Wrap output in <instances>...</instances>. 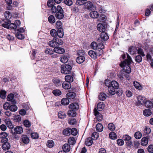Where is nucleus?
<instances>
[{
	"instance_id": "9b49d317",
	"label": "nucleus",
	"mask_w": 153,
	"mask_h": 153,
	"mask_svg": "<svg viewBox=\"0 0 153 153\" xmlns=\"http://www.w3.org/2000/svg\"><path fill=\"white\" fill-rule=\"evenodd\" d=\"M14 96L13 94H10L7 96V101H10L13 104L16 103V101L14 98Z\"/></svg>"
},
{
	"instance_id": "f257e3e1",
	"label": "nucleus",
	"mask_w": 153,
	"mask_h": 153,
	"mask_svg": "<svg viewBox=\"0 0 153 153\" xmlns=\"http://www.w3.org/2000/svg\"><path fill=\"white\" fill-rule=\"evenodd\" d=\"M127 58L125 59L120 64V66L122 67H124L125 71L127 73L129 74L131 72V69L130 65L132 62V60L130 56L127 54Z\"/></svg>"
},
{
	"instance_id": "ddd939ff",
	"label": "nucleus",
	"mask_w": 153,
	"mask_h": 153,
	"mask_svg": "<svg viewBox=\"0 0 153 153\" xmlns=\"http://www.w3.org/2000/svg\"><path fill=\"white\" fill-rule=\"evenodd\" d=\"M4 16L6 19V20L7 21L5 22H7L8 24L10 23V21L9 20L12 17L11 13L9 11H7L4 13Z\"/></svg>"
},
{
	"instance_id": "338daca9",
	"label": "nucleus",
	"mask_w": 153,
	"mask_h": 153,
	"mask_svg": "<svg viewBox=\"0 0 153 153\" xmlns=\"http://www.w3.org/2000/svg\"><path fill=\"white\" fill-rule=\"evenodd\" d=\"M71 134L73 135H76L77 134V129L75 128H72L71 130Z\"/></svg>"
},
{
	"instance_id": "7ed1b4c3",
	"label": "nucleus",
	"mask_w": 153,
	"mask_h": 153,
	"mask_svg": "<svg viewBox=\"0 0 153 153\" xmlns=\"http://www.w3.org/2000/svg\"><path fill=\"white\" fill-rule=\"evenodd\" d=\"M61 71L62 74H69L72 69V67L70 65H63L61 67Z\"/></svg>"
},
{
	"instance_id": "bf43d9fd",
	"label": "nucleus",
	"mask_w": 153,
	"mask_h": 153,
	"mask_svg": "<svg viewBox=\"0 0 153 153\" xmlns=\"http://www.w3.org/2000/svg\"><path fill=\"white\" fill-rule=\"evenodd\" d=\"M99 137V134L97 132H94L92 135V138L94 140H96Z\"/></svg>"
},
{
	"instance_id": "0eeeda50",
	"label": "nucleus",
	"mask_w": 153,
	"mask_h": 153,
	"mask_svg": "<svg viewBox=\"0 0 153 153\" xmlns=\"http://www.w3.org/2000/svg\"><path fill=\"white\" fill-rule=\"evenodd\" d=\"M137 101L136 102L137 105L138 106L144 104L145 98L139 95L137 97Z\"/></svg>"
},
{
	"instance_id": "ea45409f",
	"label": "nucleus",
	"mask_w": 153,
	"mask_h": 153,
	"mask_svg": "<svg viewBox=\"0 0 153 153\" xmlns=\"http://www.w3.org/2000/svg\"><path fill=\"white\" fill-rule=\"evenodd\" d=\"M143 114L146 116H150L152 114V112L151 110L148 109L145 110L143 111Z\"/></svg>"
},
{
	"instance_id": "4c0bfd02",
	"label": "nucleus",
	"mask_w": 153,
	"mask_h": 153,
	"mask_svg": "<svg viewBox=\"0 0 153 153\" xmlns=\"http://www.w3.org/2000/svg\"><path fill=\"white\" fill-rule=\"evenodd\" d=\"M61 104L63 105H68L69 104V101L67 98H63L61 100Z\"/></svg>"
},
{
	"instance_id": "603ef678",
	"label": "nucleus",
	"mask_w": 153,
	"mask_h": 153,
	"mask_svg": "<svg viewBox=\"0 0 153 153\" xmlns=\"http://www.w3.org/2000/svg\"><path fill=\"white\" fill-rule=\"evenodd\" d=\"M15 36L18 39H22L24 38V36L21 33H20L18 32L16 33L15 34Z\"/></svg>"
},
{
	"instance_id": "c85d7f7f",
	"label": "nucleus",
	"mask_w": 153,
	"mask_h": 153,
	"mask_svg": "<svg viewBox=\"0 0 153 153\" xmlns=\"http://www.w3.org/2000/svg\"><path fill=\"white\" fill-rule=\"evenodd\" d=\"M92 139L93 138L91 137L87 138L85 142V144L88 146H91L93 143Z\"/></svg>"
},
{
	"instance_id": "bb28decb",
	"label": "nucleus",
	"mask_w": 153,
	"mask_h": 153,
	"mask_svg": "<svg viewBox=\"0 0 153 153\" xmlns=\"http://www.w3.org/2000/svg\"><path fill=\"white\" fill-rule=\"evenodd\" d=\"M62 149L64 151L66 152H68L70 150V146L68 144H65L63 146Z\"/></svg>"
},
{
	"instance_id": "13d9d810",
	"label": "nucleus",
	"mask_w": 153,
	"mask_h": 153,
	"mask_svg": "<svg viewBox=\"0 0 153 153\" xmlns=\"http://www.w3.org/2000/svg\"><path fill=\"white\" fill-rule=\"evenodd\" d=\"M1 137L2 138L1 140H4V139H7V137L8 136L7 134L5 132H3L0 134Z\"/></svg>"
},
{
	"instance_id": "052dcab7",
	"label": "nucleus",
	"mask_w": 153,
	"mask_h": 153,
	"mask_svg": "<svg viewBox=\"0 0 153 153\" xmlns=\"http://www.w3.org/2000/svg\"><path fill=\"white\" fill-rule=\"evenodd\" d=\"M47 146L49 147H52L54 145L53 141L51 140H49L47 142Z\"/></svg>"
},
{
	"instance_id": "9d476101",
	"label": "nucleus",
	"mask_w": 153,
	"mask_h": 153,
	"mask_svg": "<svg viewBox=\"0 0 153 153\" xmlns=\"http://www.w3.org/2000/svg\"><path fill=\"white\" fill-rule=\"evenodd\" d=\"M109 38V36L107 34L105 31L102 32L100 35V38L98 39V41L100 42L103 39L104 41L107 40Z\"/></svg>"
},
{
	"instance_id": "58836bf2",
	"label": "nucleus",
	"mask_w": 153,
	"mask_h": 153,
	"mask_svg": "<svg viewBox=\"0 0 153 153\" xmlns=\"http://www.w3.org/2000/svg\"><path fill=\"white\" fill-rule=\"evenodd\" d=\"M53 82L56 86H58L59 85H60L62 82L59 79H54L53 80Z\"/></svg>"
},
{
	"instance_id": "a19ab883",
	"label": "nucleus",
	"mask_w": 153,
	"mask_h": 153,
	"mask_svg": "<svg viewBox=\"0 0 153 153\" xmlns=\"http://www.w3.org/2000/svg\"><path fill=\"white\" fill-rule=\"evenodd\" d=\"M106 95L104 93H101L99 96V98L100 100H104L106 98Z\"/></svg>"
},
{
	"instance_id": "a878e982",
	"label": "nucleus",
	"mask_w": 153,
	"mask_h": 153,
	"mask_svg": "<svg viewBox=\"0 0 153 153\" xmlns=\"http://www.w3.org/2000/svg\"><path fill=\"white\" fill-rule=\"evenodd\" d=\"M85 58L84 56H78L76 59V62L79 64H81L85 61Z\"/></svg>"
},
{
	"instance_id": "e2e57ef3",
	"label": "nucleus",
	"mask_w": 153,
	"mask_h": 153,
	"mask_svg": "<svg viewBox=\"0 0 153 153\" xmlns=\"http://www.w3.org/2000/svg\"><path fill=\"white\" fill-rule=\"evenodd\" d=\"M91 47L94 50H97V44L94 42H92L91 44Z\"/></svg>"
},
{
	"instance_id": "c756f323",
	"label": "nucleus",
	"mask_w": 153,
	"mask_h": 153,
	"mask_svg": "<svg viewBox=\"0 0 153 153\" xmlns=\"http://www.w3.org/2000/svg\"><path fill=\"white\" fill-rule=\"evenodd\" d=\"M137 50L136 47L133 46L131 47L128 49L129 53L130 54H134L136 52Z\"/></svg>"
},
{
	"instance_id": "f03ea898",
	"label": "nucleus",
	"mask_w": 153,
	"mask_h": 153,
	"mask_svg": "<svg viewBox=\"0 0 153 153\" xmlns=\"http://www.w3.org/2000/svg\"><path fill=\"white\" fill-rule=\"evenodd\" d=\"M119 87V84L115 81L111 82L110 86L108 88V92L111 94L114 95L116 93L115 89H117Z\"/></svg>"
},
{
	"instance_id": "49530a36",
	"label": "nucleus",
	"mask_w": 153,
	"mask_h": 153,
	"mask_svg": "<svg viewBox=\"0 0 153 153\" xmlns=\"http://www.w3.org/2000/svg\"><path fill=\"white\" fill-rule=\"evenodd\" d=\"M9 109L12 111H16L17 110V107L15 104H13L11 105H10Z\"/></svg>"
},
{
	"instance_id": "6ab92c4d",
	"label": "nucleus",
	"mask_w": 153,
	"mask_h": 153,
	"mask_svg": "<svg viewBox=\"0 0 153 153\" xmlns=\"http://www.w3.org/2000/svg\"><path fill=\"white\" fill-rule=\"evenodd\" d=\"M5 123L7 126L9 128L12 129L13 128V125L11 121L9 119H6L5 120Z\"/></svg>"
},
{
	"instance_id": "69168bd1",
	"label": "nucleus",
	"mask_w": 153,
	"mask_h": 153,
	"mask_svg": "<svg viewBox=\"0 0 153 153\" xmlns=\"http://www.w3.org/2000/svg\"><path fill=\"white\" fill-rule=\"evenodd\" d=\"M106 19V17L105 15H101L99 18L98 21L100 22L105 21Z\"/></svg>"
},
{
	"instance_id": "de8ad7c7",
	"label": "nucleus",
	"mask_w": 153,
	"mask_h": 153,
	"mask_svg": "<svg viewBox=\"0 0 153 153\" xmlns=\"http://www.w3.org/2000/svg\"><path fill=\"white\" fill-rule=\"evenodd\" d=\"M50 33L52 36L56 38L57 36V32L55 29H52L51 30Z\"/></svg>"
},
{
	"instance_id": "864d4df0",
	"label": "nucleus",
	"mask_w": 153,
	"mask_h": 153,
	"mask_svg": "<svg viewBox=\"0 0 153 153\" xmlns=\"http://www.w3.org/2000/svg\"><path fill=\"white\" fill-rule=\"evenodd\" d=\"M133 84L135 87L137 89L140 90L141 89V87L140 84L137 82L134 81Z\"/></svg>"
},
{
	"instance_id": "423d86ee",
	"label": "nucleus",
	"mask_w": 153,
	"mask_h": 153,
	"mask_svg": "<svg viewBox=\"0 0 153 153\" xmlns=\"http://www.w3.org/2000/svg\"><path fill=\"white\" fill-rule=\"evenodd\" d=\"M11 131L13 134H19L23 132V130L22 127L19 126H17L15 128H13L12 129Z\"/></svg>"
},
{
	"instance_id": "0e129e2a",
	"label": "nucleus",
	"mask_w": 153,
	"mask_h": 153,
	"mask_svg": "<svg viewBox=\"0 0 153 153\" xmlns=\"http://www.w3.org/2000/svg\"><path fill=\"white\" fill-rule=\"evenodd\" d=\"M138 53L141 55L142 56H144L145 54L144 53L143 50L141 48H138L137 50Z\"/></svg>"
},
{
	"instance_id": "6e6552de",
	"label": "nucleus",
	"mask_w": 153,
	"mask_h": 153,
	"mask_svg": "<svg viewBox=\"0 0 153 153\" xmlns=\"http://www.w3.org/2000/svg\"><path fill=\"white\" fill-rule=\"evenodd\" d=\"M21 25V22L20 21L16 20L14 23H11L9 25V28L11 29H15L17 27H19Z\"/></svg>"
},
{
	"instance_id": "a18cd8bd",
	"label": "nucleus",
	"mask_w": 153,
	"mask_h": 153,
	"mask_svg": "<svg viewBox=\"0 0 153 153\" xmlns=\"http://www.w3.org/2000/svg\"><path fill=\"white\" fill-rule=\"evenodd\" d=\"M110 138L113 140L117 138V136L116 134L114 132H111L109 134Z\"/></svg>"
},
{
	"instance_id": "473e14b6",
	"label": "nucleus",
	"mask_w": 153,
	"mask_h": 153,
	"mask_svg": "<svg viewBox=\"0 0 153 153\" xmlns=\"http://www.w3.org/2000/svg\"><path fill=\"white\" fill-rule=\"evenodd\" d=\"M68 114L70 117H75L76 115V112L73 111V110L71 109L68 112Z\"/></svg>"
},
{
	"instance_id": "e433bc0d",
	"label": "nucleus",
	"mask_w": 153,
	"mask_h": 153,
	"mask_svg": "<svg viewBox=\"0 0 153 153\" xmlns=\"http://www.w3.org/2000/svg\"><path fill=\"white\" fill-rule=\"evenodd\" d=\"M104 108V105L102 102L99 103L97 105V108L99 111H101Z\"/></svg>"
},
{
	"instance_id": "79ce46f5",
	"label": "nucleus",
	"mask_w": 153,
	"mask_h": 153,
	"mask_svg": "<svg viewBox=\"0 0 153 153\" xmlns=\"http://www.w3.org/2000/svg\"><path fill=\"white\" fill-rule=\"evenodd\" d=\"M66 116V114L63 111H60L58 113V117L60 119L64 118H65Z\"/></svg>"
},
{
	"instance_id": "cd10ccee",
	"label": "nucleus",
	"mask_w": 153,
	"mask_h": 153,
	"mask_svg": "<svg viewBox=\"0 0 153 153\" xmlns=\"http://www.w3.org/2000/svg\"><path fill=\"white\" fill-rule=\"evenodd\" d=\"M66 96L68 99H73L75 97L76 94L74 92H71L68 93L66 94Z\"/></svg>"
},
{
	"instance_id": "4468645a",
	"label": "nucleus",
	"mask_w": 153,
	"mask_h": 153,
	"mask_svg": "<svg viewBox=\"0 0 153 153\" xmlns=\"http://www.w3.org/2000/svg\"><path fill=\"white\" fill-rule=\"evenodd\" d=\"M97 30L100 32L105 31L106 30V26L105 24L99 23L97 26Z\"/></svg>"
},
{
	"instance_id": "37998d69",
	"label": "nucleus",
	"mask_w": 153,
	"mask_h": 153,
	"mask_svg": "<svg viewBox=\"0 0 153 153\" xmlns=\"http://www.w3.org/2000/svg\"><path fill=\"white\" fill-rule=\"evenodd\" d=\"M108 128L109 130L113 131L115 129V126L112 123H110L108 124Z\"/></svg>"
},
{
	"instance_id": "c03bdc74",
	"label": "nucleus",
	"mask_w": 153,
	"mask_h": 153,
	"mask_svg": "<svg viewBox=\"0 0 153 153\" xmlns=\"http://www.w3.org/2000/svg\"><path fill=\"white\" fill-rule=\"evenodd\" d=\"M98 43L97 44V50L100 49H103L104 48V45H103L102 42L103 41H102L101 42L100 41V42H98Z\"/></svg>"
},
{
	"instance_id": "3c124183",
	"label": "nucleus",
	"mask_w": 153,
	"mask_h": 153,
	"mask_svg": "<svg viewBox=\"0 0 153 153\" xmlns=\"http://www.w3.org/2000/svg\"><path fill=\"white\" fill-rule=\"evenodd\" d=\"M52 93L54 95L56 96H59L61 94V92L58 89L53 90Z\"/></svg>"
},
{
	"instance_id": "72a5a7b5",
	"label": "nucleus",
	"mask_w": 153,
	"mask_h": 153,
	"mask_svg": "<svg viewBox=\"0 0 153 153\" xmlns=\"http://www.w3.org/2000/svg\"><path fill=\"white\" fill-rule=\"evenodd\" d=\"M146 106L148 108H152L153 106L152 102L150 101H147L144 103Z\"/></svg>"
},
{
	"instance_id": "dca6fc26",
	"label": "nucleus",
	"mask_w": 153,
	"mask_h": 153,
	"mask_svg": "<svg viewBox=\"0 0 153 153\" xmlns=\"http://www.w3.org/2000/svg\"><path fill=\"white\" fill-rule=\"evenodd\" d=\"M97 52L96 53L93 51H90L88 52V54L89 56L92 58L95 59L97 58L98 56Z\"/></svg>"
},
{
	"instance_id": "f8f14e48",
	"label": "nucleus",
	"mask_w": 153,
	"mask_h": 153,
	"mask_svg": "<svg viewBox=\"0 0 153 153\" xmlns=\"http://www.w3.org/2000/svg\"><path fill=\"white\" fill-rule=\"evenodd\" d=\"M94 115L96 116L97 120L99 121H101L102 119V114L98 111L96 108L94 109Z\"/></svg>"
},
{
	"instance_id": "20e7f679",
	"label": "nucleus",
	"mask_w": 153,
	"mask_h": 153,
	"mask_svg": "<svg viewBox=\"0 0 153 153\" xmlns=\"http://www.w3.org/2000/svg\"><path fill=\"white\" fill-rule=\"evenodd\" d=\"M57 12L55 14L56 17L59 19H61L64 17V15L63 13V10L62 7L59 5L57 6Z\"/></svg>"
},
{
	"instance_id": "8fccbe9b",
	"label": "nucleus",
	"mask_w": 153,
	"mask_h": 153,
	"mask_svg": "<svg viewBox=\"0 0 153 153\" xmlns=\"http://www.w3.org/2000/svg\"><path fill=\"white\" fill-rule=\"evenodd\" d=\"M6 92L5 91L1 90L0 92V97L2 99H4L6 97Z\"/></svg>"
},
{
	"instance_id": "5701e85b",
	"label": "nucleus",
	"mask_w": 153,
	"mask_h": 153,
	"mask_svg": "<svg viewBox=\"0 0 153 153\" xmlns=\"http://www.w3.org/2000/svg\"><path fill=\"white\" fill-rule=\"evenodd\" d=\"M148 143V139L147 137H143L141 140V144L143 146H146Z\"/></svg>"
},
{
	"instance_id": "393cba45",
	"label": "nucleus",
	"mask_w": 153,
	"mask_h": 153,
	"mask_svg": "<svg viewBox=\"0 0 153 153\" xmlns=\"http://www.w3.org/2000/svg\"><path fill=\"white\" fill-rule=\"evenodd\" d=\"M60 61L63 63H65L67 62L68 61V58L67 55H63L60 58Z\"/></svg>"
},
{
	"instance_id": "4be33fe9",
	"label": "nucleus",
	"mask_w": 153,
	"mask_h": 153,
	"mask_svg": "<svg viewBox=\"0 0 153 153\" xmlns=\"http://www.w3.org/2000/svg\"><path fill=\"white\" fill-rule=\"evenodd\" d=\"M96 129L98 132H101L103 130V127L101 124L98 123L96 125Z\"/></svg>"
},
{
	"instance_id": "2eb2a0df",
	"label": "nucleus",
	"mask_w": 153,
	"mask_h": 153,
	"mask_svg": "<svg viewBox=\"0 0 153 153\" xmlns=\"http://www.w3.org/2000/svg\"><path fill=\"white\" fill-rule=\"evenodd\" d=\"M54 52L59 54H62L65 52V50L64 48L59 47H56L53 49Z\"/></svg>"
},
{
	"instance_id": "680f3d73",
	"label": "nucleus",
	"mask_w": 153,
	"mask_h": 153,
	"mask_svg": "<svg viewBox=\"0 0 153 153\" xmlns=\"http://www.w3.org/2000/svg\"><path fill=\"white\" fill-rule=\"evenodd\" d=\"M23 124L24 126L27 127H29L31 126V123L30 121L27 120L24 121Z\"/></svg>"
},
{
	"instance_id": "2f4dec72",
	"label": "nucleus",
	"mask_w": 153,
	"mask_h": 153,
	"mask_svg": "<svg viewBox=\"0 0 153 153\" xmlns=\"http://www.w3.org/2000/svg\"><path fill=\"white\" fill-rule=\"evenodd\" d=\"M151 132V130L150 128L147 126H145L144 129V135L147 137L148 134L150 133Z\"/></svg>"
},
{
	"instance_id": "f704fd0d",
	"label": "nucleus",
	"mask_w": 153,
	"mask_h": 153,
	"mask_svg": "<svg viewBox=\"0 0 153 153\" xmlns=\"http://www.w3.org/2000/svg\"><path fill=\"white\" fill-rule=\"evenodd\" d=\"M48 20L49 23L51 24L55 23L56 21L55 17L53 15H50L49 16Z\"/></svg>"
},
{
	"instance_id": "5fc2aeb1",
	"label": "nucleus",
	"mask_w": 153,
	"mask_h": 153,
	"mask_svg": "<svg viewBox=\"0 0 153 153\" xmlns=\"http://www.w3.org/2000/svg\"><path fill=\"white\" fill-rule=\"evenodd\" d=\"M142 60V56L140 55H137L135 57V61L138 63L141 62Z\"/></svg>"
},
{
	"instance_id": "c9c22d12",
	"label": "nucleus",
	"mask_w": 153,
	"mask_h": 153,
	"mask_svg": "<svg viewBox=\"0 0 153 153\" xmlns=\"http://www.w3.org/2000/svg\"><path fill=\"white\" fill-rule=\"evenodd\" d=\"M68 143L70 145H74L76 142L75 139L73 137H71L68 139Z\"/></svg>"
},
{
	"instance_id": "a211bd4d",
	"label": "nucleus",
	"mask_w": 153,
	"mask_h": 153,
	"mask_svg": "<svg viewBox=\"0 0 153 153\" xmlns=\"http://www.w3.org/2000/svg\"><path fill=\"white\" fill-rule=\"evenodd\" d=\"M90 16L93 19H96L99 16L98 13L96 11H91L90 13Z\"/></svg>"
},
{
	"instance_id": "412c9836",
	"label": "nucleus",
	"mask_w": 153,
	"mask_h": 153,
	"mask_svg": "<svg viewBox=\"0 0 153 153\" xmlns=\"http://www.w3.org/2000/svg\"><path fill=\"white\" fill-rule=\"evenodd\" d=\"M65 79L66 82L70 83L73 82L74 80V78L72 75H66L65 76Z\"/></svg>"
},
{
	"instance_id": "774afa93",
	"label": "nucleus",
	"mask_w": 153,
	"mask_h": 153,
	"mask_svg": "<svg viewBox=\"0 0 153 153\" xmlns=\"http://www.w3.org/2000/svg\"><path fill=\"white\" fill-rule=\"evenodd\" d=\"M148 151L151 153H153V145H150L148 147Z\"/></svg>"
},
{
	"instance_id": "6e6d98bb",
	"label": "nucleus",
	"mask_w": 153,
	"mask_h": 153,
	"mask_svg": "<svg viewBox=\"0 0 153 153\" xmlns=\"http://www.w3.org/2000/svg\"><path fill=\"white\" fill-rule=\"evenodd\" d=\"M134 137L137 139H140L142 137V134L139 132H136L134 134Z\"/></svg>"
},
{
	"instance_id": "39448f33",
	"label": "nucleus",
	"mask_w": 153,
	"mask_h": 153,
	"mask_svg": "<svg viewBox=\"0 0 153 153\" xmlns=\"http://www.w3.org/2000/svg\"><path fill=\"white\" fill-rule=\"evenodd\" d=\"M2 143V149L4 150H7L9 149L10 147V145L8 142V139H4V140H1Z\"/></svg>"
},
{
	"instance_id": "1a4fd4ad",
	"label": "nucleus",
	"mask_w": 153,
	"mask_h": 153,
	"mask_svg": "<svg viewBox=\"0 0 153 153\" xmlns=\"http://www.w3.org/2000/svg\"><path fill=\"white\" fill-rule=\"evenodd\" d=\"M84 7L86 9L90 10H92L94 8V5L90 1L84 2Z\"/></svg>"
},
{
	"instance_id": "f3484780",
	"label": "nucleus",
	"mask_w": 153,
	"mask_h": 153,
	"mask_svg": "<svg viewBox=\"0 0 153 153\" xmlns=\"http://www.w3.org/2000/svg\"><path fill=\"white\" fill-rule=\"evenodd\" d=\"M69 108L71 109L76 110L79 108V106L77 103H74L70 104Z\"/></svg>"
},
{
	"instance_id": "7c9ffc66",
	"label": "nucleus",
	"mask_w": 153,
	"mask_h": 153,
	"mask_svg": "<svg viewBox=\"0 0 153 153\" xmlns=\"http://www.w3.org/2000/svg\"><path fill=\"white\" fill-rule=\"evenodd\" d=\"M56 41L55 40V38L53 39V40L49 42L48 44L49 46L53 47L57 46Z\"/></svg>"
},
{
	"instance_id": "aec40b11",
	"label": "nucleus",
	"mask_w": 153,
	"mask_h": 153,
	"mask_svg": "<svg viewBox=\"0 0 153 153\" xmlns=\"http://www.w3.org/2000/svg\"><path fill=\"white\" fill-rule=\"evenodd\" d=\"M21 141L25 144H27L29 142V139L25 135H22L21 137Z\"/></svg>"
},
{
	"instance_id": "09e8293b",
	"label": "nucleus",
	"mask_w": 153,
	"mask_h": 153,
	"mask_svg": "<svg viewBox=\"0 0 153 153\" xmlns=\"http://www.w3.org/2000/svg\"><path fill=\"white\" fill-rule=\"evenodd\" d=\"M71 129L69 128H67L64 129L63 132L64 135H68L70 134Z\"/></svg>"
},
{
	"instance_id": "4d7b16f0",
	"label": "nucleus",
	"mask_w": 153,
	"mask_h": 153,
	"mask_svg": "<svg viewBox=\"0 0 153 153\" xmlns=\"http://www.w3.org/2000/svg\"><path fill=\"white\" fill-rule=\"evenodd\" d=\"M53 52H54L53 50L52 49L50 48H47L45 51V52L46 53L50 55L53 54Z\"/></svg>"
},
{
	"instance_id": "b1692460",
	"label": "nucleus",
	"mask_w": 153,
	"mask_h": 153,
	"mask_svg": "<svg viewBox=\"0 0 153 153\" xmlns=\"http://www.w3.org/2000/svg\"><path fill=\"white\" fill-rule=\"evenodd\" d=\"M62 85L63 88L65 89H69L71 87V83L68 82H63Z\"/></svg>"
}]
</instances>
